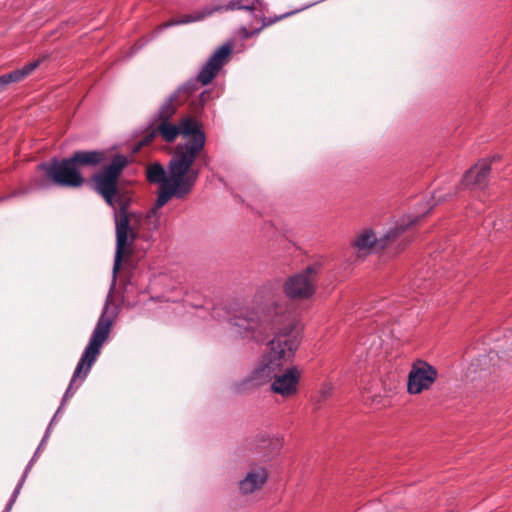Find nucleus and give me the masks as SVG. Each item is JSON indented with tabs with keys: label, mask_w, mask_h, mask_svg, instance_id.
Returning <instances> with one entry per match:
<instances>
[{
	"label": "nucleus",
	"mask_w": 512,
	"mask_h": 512,
	"mask_svg": "<svg viewBox=\"0 0 512 512\" xmlns=\"http://www.w3.org/2000/svg\"><path fill=\"white\" fill-rule=\"evenodd\" d=\"M419 216H408L402 218L393 228H390L380 238H376L375 234L371 230H365L360 233L353 242L355 248L358 251L369 252L372 249H383L387 247L392 241H394L399 235L404 233L408 227L418 221Z\"/></svg>",
	"instance_id": "obj_8"
},
{
	"label": "nucleus",
	"mask_w": 512,
	"mask_h": 512,
	"mask_svg": "<svg viewBox=\"0 0 512 512\" xmlns=\"http://www.w3.org/2000/svg\"><path fill=\"white\" fill-rule=\"evenodd\" d=\"M111 305V294L109 293L100 317L94 327L92 335L89 339L87 346L85 347L77 365L73 372L70 383L62 397L59 410H62L67 400L74 395L75 391L81 386L82 382L88 376L93 364L96 362L97 357L101 352V347L104 342L108 339L113 321L117 317V311H110Z\"/></svg>",
	"instance_id": "obj_3"
},
{
	"label": "nucleus",
	"mask_w": 512,
	"mask_h": 512,
	"mask_svg": "<svg viewBox=\"0 0 512 512\" xmlns=\"http://www.w3.org/2000/svg\"><path fill=\"white\" fill-rule=\"evenodd\" d=\"M60 411H61V410H59V408H58V409H57V411H56V413H55V414H54V416L52 417V419H51V421H50V423H49V425H48V427H47V429H46V431H45V434H44V436H43V438H42V440H41V442H40V444H39V448H42L43 444H44V443L46 442V440L48 439V437H49V435H50V432H51V428H52V426L56 423V421H57V417H58V415H59Z\"/></svg>",
	"instance_id": "obj_24"
},
{
	"label": "nucleus",
	"mask_w": 512,
	"mask_h": 512,
	"mask_svg": "<svg viewBox=\"0 0 512 512\" xmlns=\"http://www.w3.org/2000/svg\"><path fill=\"white\" fill-rule=\"evenodd\" d=\"M287 15H289V13L287 14H284V15H281L279 17H275V18H267L264 16V6H262V15L260 12H256L253 16L255 18H261L262 19V25L258 28H255L254 30H248L246 27H242V32H243V37L244 38H249V37H252L254 35H257L259 34L262 29L268 25H271L273 23H275L276 21L278 20H281L283 19L284 17H286Z\"/></svg>",
	"instance_id": "obj_20"
},
{
	"label": "nucleus",
	"mask_w": 512,
	"mask_h": 512,
	"mask_svg": "<svg viewBox=\"0 0 512 512\" xmlns=\"http://www.w3.org/2000/svg\"><path fill=\"white\" fill-rule=\"evenodd\" d=\"M178 102L177 93H172L164 101L157 111L156 118L159 121H168L176 112L174 102Z\"/></svg>",
	"instance_id": "obj_19"
},
{
	"label": "nucleus",
	"mask_w": 512,
	"mask_h": 512,
	"mask_svg": "<svg viewBox=\"0 0 512 512\" xmlns=\"http://www.w3.org/2000/svg\"><path fill=\"white\" fill-rule=\"evenodd\" d=\"M210 99V91L203 90L190 100L189 108L194 114H199Z\"/></svg>",
	"instance_id": "obj_22"
},
{
	"label": "nucleus",
	"mask_w": 512,
	"mask_h": 512,
	"mask_svg": "<svg viewBox=\"0 0 512 512\" xmlns=\"http://www.w3.org/2000/svg\"><path fill=\"white\" fill-rule=\"evenodd\" d=\"M433 198L435 199L436 202L444 200L441 195H434Z\"/></svg>",
	"instance_id": "obj_28"
},
{
	"label": "nucleus",
	"mask_w": 512,
	"mask_h": 512,
	"mask_svg": "<svg viewBox=\"0 0 512 512\" xmlns=\"http://www.w3.org/2000/svg\"><path fill=\"white\" fill-rule=\"evenodd\" d=\"M11 510H7V506L5 507L3 512H10Z\"/></svg>",
	"instance_id": "obj_30"
},
{
	"label": "nucleus",
	"mask_w": 512,
	"mask_h": 512,
	"mask_svg": "<svg viewBox=\"0 0 512 512\" xmlns=\"http://www.w3.org/2000/svg\"><path fill=\"white\" fill-rule=\"evenodd\" d=\"M300 377L301 374L297 367H288L273 378L270 389L284 398L292 397L298 392Z\"/></svg>",
	"instance_id": "obj_12"
},
{
	"label": "nucleus",
	"mask_w": 512,
	"mask_h": 512,
	"mask_svg": "<svg viewBox=\"0 0 512 512\" xmlns=\"http://www.w3.org/2000/svg\"><path fill=\"white\" fill-rule=\"evenodd\" d=\"M48 185L44 182H41V183H36V187L37 188H40V189H43V188H46Z\"/></svg>",
	"instance_id": "obj_27"
},
{
	"label": "nucleus",
	"mask_w": 512,
	"mask_h": 512,
	"mask_svg": "<svg viewBox=\"0 0 512 512\" xmlns=\"http://www.w3.org/2000/svg\"><path fill=\"white\" fill-rule=\"evenodd\" d=\"M231 52L232 47L230 44L227 43L220 46L202 66L196 77L188 79L173 92L177 93L178 103L189 104L190 100L197 95L200 84L207 85L217 76L225 59Z\"/></svg>",
	"instance_id": "obj_6"
},
{
	"label": "nucleus",
	"mask_w": 512,
	"mask_h": 512,
	"mask_svg": "<svg viewBox=\"0 0 512 512\" xmlns=\"http://www.w3.org/2000/svg\"><path fill=\"white\" fill-rule=\"evenodd\" d=\"M262 6H264L262 0H230L225 6H215L213 8L207 7L204 8L201 12L184 15L182 18L167 24V26L188 24L195 21H200L205 17L212 15L214 12L221 10H246L252 12L253 15L256 12H260L262 14Z\"/></svg>",
	"instance_id": "obj_10"
},
{
	"label": "nucleus",
	"mask_w": 512,
	"mask_h": 512,
	"mask_svg": "<svg viewBox=\"0 0 512 512\" xmlns=\"http://www.w3.org/2000/svg\"><path fill=\"white\" fill-rule=\"evenodd\" d=\"M200 176V170L176 162H168V181L160 186L152 213L166 205L171 198L183 199L189 195Z\"/></svg>",
	"instance_id": "obj_4"
},
{
	"label": "nucleus",
	"mask_w": 512,
	"mask_h": 512,
	"mask_svg": "<svg viewBox=\"0 0 512 512\" xmlns=\"http://www.w3.org/2000/svg\"><path fill=\"white\" fill-rule=\"evenodd\" d=\"M159 134L158 132V128L156 127L155 129H153L152 131H149L144 137L143 139L141 140V144L142 145H147L149 144L154 138L155 136Z\"/></svg>",
	"instance_id": "obj_25"
},
{
	"label": "nucleus",
	"mask_w": 512,
	"mask_h": 512,
	"mask_svg": "<svg viewBox=\"0 0 512 512\" xmlns=\"http://www.w3.org/2000/svg\"><path fill=\"white\" fill-rule=\"evenodd\" d=\"M77 167H96L105 160V152L102 150H78L70 156Z\"/></svg>",
	"instance_id": "obj_15"
},
{
	"label": "nucleus",
	"mask_w": 512,
	"mask_h": 512,
	"mask_svg": "<svg viewBox=\"0 0 512 512\" xmlns=\"http://www.w3.org/2000/svg\"><path fill=\"white\" fill-rule=\"evenodd\" d=\"M157 128L159 134L168 143L173 142L180 135L178 124H172L169 122V120L160 121Z\"/></svg>",
	"instance_id": "obj_21"
},
{
	"label": "nucleus",
	"mask_w": 512,
	"mask_h": 512,
	"mask_svg": "<svg viewBox=\"0 0 512 512\" xmlns=\"http://www.w3.org/2000/svg\"><path fill=\"white\" fill-rule=\"evenodd\" d=\"M40 449H41V448H39V447L37 448V450H36V452L34 453L33 457L31 458V460H30V461H29V463L27 464V466H26V468H25V470H24V473H23V475H22V477H21V478H24V480H26V477H27V475H28V473H29V471H30V469H31V467H32V465H33V463H34V461L36 460V457H37L38 452L40 451Z\"/></svg>",
	"instance_id": "obj_26"
},
{
	"label": "nucleus",
	"mask_w": 512,
	"mask_h": 512,
	"mask_svg": "<svg viewBox=\"0 0 512 512\" xmlns=\"http://www.w3.org/2000/svg\"><path fill=\"white\" fill-rule=\"evenodd\" d=\"M146 178L152 184H166L168 181V166L164 168L159 162H154L146 168Z\"/></svg>",
	"instance_id": "obj_18"
},
{
	"label": "nucleus",
	"mask_w": 512,
	"mask_h": 512,
	"mask_svg": "<svg viewBox=\"0 0 512 512\" xmlns=\"http://www.w3.org/2000/svg\"><path fill=\"white\" fill-rule=\"evenodd\" d=\"M491 170V162L483 159L479 161L474 167L469 169L463 176L461 186L468 188L474 187L483 189L487 186L488 176Z\"/></svg>",
	"instance_id": "obj_13"
},
{
	"label": "nucleus",
	"mask_w": 512,
	"mask_h": 512,
	"mask_svg": "<svg viewBox=\"0 0 512 512\" xmlns=\"http://www.w3.org/2000/svg\"><path fill=\"white\" fill-rule=\"evenodd\" d=\"M274 376L271 370L268 369L267 365L261 359L260 363L251 372L250 376L243 381V384H251L254 387L261 386L271 380Z\"/></svg>",
	"instance_id": "obj_17"
},
{
	"label": "nucleus",
	"mask_w": 512,
	"mask_h": 512,
	"mask_svg": "<svg viewBox=\"0 0 512 512\" xmlns=\"http://www.w3.org/2000/svg\"><path fill=\"white\" fill-rule=\"evenodd\" d=\"M46 59V56H43L42 59H40L41 61L45 60ZM42 62H40L41 64Z\"/></svg>",
	"instance_id": "obj_31"
},
{
	"label": "nucleus",
	"mask_w": 512,
	"mask_h": 512,
	"mask_svg": "<svg viewBox=\"0 0 512 512\" xmlns=\"http://www.w3.org/2000/svg\"><path fill=\"white\" fill-rule=\"evenodd\" d=\"M320 265L313 264L306 267L302 272L289 277L284 284V292L291 299H308L316 290V274Z\"/></svg>",
	"instance_id": "obj_9"
},
{
	"label": "nucleus",
	"mask_w": 512,
	"mask_h": 512,
	"mask_svg": "<svg viewBox=\"0 0 512 512\" xmlns=\"http://www.w3.org/2000/svg\"><path fill=\"white\" fill-rule=\"evenodd\" d=\"M268 472L265 468H258L247 472L239 482V490L243 494H251L258 491L266 483Z\"/></svg>",
	"instance_id": "obj_14"
},
{
	"label": "nucleus",
	"mask_w": 512,
	"mask_h": 512,
	"mask_svg": "<svg viewBox=\"0 0 512 512\" xmlns=\"http://www.w3.org/2000/svg\"><path fill=\"white\" fill-rule=\"evenodd\" d=\"M24 482H25L24 478H21L20 481L18 482V484L16 485V487H15V489H14V491H13V493H12V495H11L7 505H6L7 506V510H11L12 509V507H13L14 503L16 502V499H17V497H18V495H19V493L21 491V488H22Z\"/></svg>",
	"instance_id": "obj_23"
},
{
	"label": "nucleus",
	"mask_w": 512,
	"mask_h": 512,
	"mask_svg": "<svg viewBox=\"0 0 512 512\" xmlns=\"http://www.w3.org/2000/svg\"><path fill=\"white\" fill-rule=\"evenodd\" d=\"M37 170L44 172L48 180L60 187L78 188L85 182L71 157H54L50 161L38 164Z\"/></svg>",
	"instance_id": "obj_7"
},
{
	"label": "nucleus",
	"mask_w": 512,
	"mask_h": 512,
	"mask_svg": "<svg viewBox=\"0 0 512 512\" xmlns=\"http://www.w3.org/2000/svg\"><path fill=\"white\" fill-rule=\"evenodd\" d=\"M178 126L180 135L190 139L176 145L170 161L193 168L194 162L205 147V132L199 122L190 116L182 118Z\"/></svg>",
	"instance_id": "obj_5"
},
{
	"label": "nucleus",
	"mask_w": 512,
	"mask_h": 512,
	"mask_svg": "<svg viewBox=\"0 0 512 512\" xmlns=\"http://www.w3.org/2000/svg\"><path fill=\"white\" fill-rule=\"evenodd\" d=\"M14 195H15V194L10 195V196H7V197H5V199H8V198H10L11 196H14ZM2 200H4V198H0V201H2Z\"/></svg>",
	"instance_id": "obj_29"
},
{
	"label": "nucleus",
	"mask_w": 512,
	"mask_h": 512,
	"mask_svg": "<svg viewBox=\"0 0 512 512\" xmlns=\"http://www.w3.org/2000/svg\"><path fill=\"white\" fill-rule=\"evenodd\" d=\"M46 59V56H43L42 59H40L41 61L45 60ZM42 62H40L41 64Z\"/></svg>",
	"instance_id": "obj_32"
},
{
	"label": "nucleus",
	"mask_w": 512,
	"mask_h": 512,
	"mask_svg": "<svg viewBox=\"0 0 512 512\" xmlns=\"http://www.w3.org/2000/svg\"><path fill=\"white\" fill-rule=\"evenodd\" d=\"M128 165V158L123 154H115L108 165L103 166L90 178L91 188L99 194L114 210L116 251L113 265V284L121 266L124 249L132 245L136 239L135 226L140 215L129 213L127 203L120 199L119 178Z\"/></svg>",
	"instance_id": "obj_2"
},
{
	"label": "nucleus",
	"mask_w": 512,
	"mask_h": 512,
	"mask_svg": "<svg viewBox=\"0 0 512 512\" xmlns=\"http://www.w3.org/2000/svg\"><path fill=\"white\" fill-rule=\"evenodd\" d=\"M40 62L41 60H33L32 62L25 64L22 68L0 75V93L4 91L9 84L20 82L29 76L40 66Z\"/></svg>",
	"instance_id": "obj_16"
},
{
	"label": "nucleus",
	"mask_w": 512,
	"mask_h": 512,
	"mask_svg": "<svg viewBox=\"0 0 512 512\" xmlns=\"http://www.w3.org/2000/svg\"><path fill=\"white\" fill-rule=\"evenodd\" d=\"M282 311L272 297L265 308L241 309L229 319L232 332L242 338L264 342L269 335H273L268 341L269 350L262 360L274 377L283 372L284 363L294 357L300 343L299 331Z\"/></svg>",
	"instance_id": "obj_1"
},
{
	"label": "nucleus",
	"mask_w": 512,
	"mask_h": 512,
	"mask_svg": "<svg viewBox=\"0 0 512 512\" xmlns=\"http://www.w3.org/2000/svg\"><path fill=\"white\" fill-rule=\"evenodd\" d=\"M437 370L425 361H418L413 364L407 382V389L410 394H419L427 390L437 378Z\"/></svg>",
	"instance_id": "obj_11"
}]
</instances>
